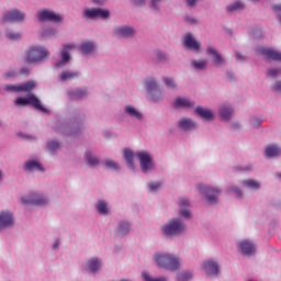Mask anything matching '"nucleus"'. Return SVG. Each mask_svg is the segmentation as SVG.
Returning a JSON list of instances; mask_svg holds the SVG:
<instances>
[{
  "mask_svg": "<svg viewBox=\"0 0 281 281\" xmlns=\"http://www.w3.org/2000/svg\"><path fill=\"white\" fill-rule=\"evenodd\" d=\"M49 58V52L43 46H31L25 52L24 63L32 65L34 63H42Z\"/></svg>",
  "mask_w": 281,
  "mask_h": 281,
  "instance_id": "nucleus-1",
  "label": "nucleus"
},
{
  "mask_svg": "<svg viewBox=\"0 0 281 281\" xmlns=\"http://www.w3.org/2000/svg\"><path fill=\"white\" fill-rule=\"evenodd\" d=\"M154 258L158 267H161L162 269H168L169 271H177V269L179 268V258L172 255L156 254Z\"/></svg>",
  "mask_w": 281,
  "mask_h": 281,
  "instance_id": "nucleus-2",
  "label": "nucleus"
},
{
  "mask_svg": "<svg viewBox=\"0 0 281 281\" xmlns=\"http://www.w3.org/2000/svg\"><path fill=\"white\" fill-rule=\"evenodd\" d=\"M186 229V225L181 220H171L168 224L162 227V232L166 236H177V234H182Z\"/></svg>",
  "mask_w": 281,
  "mask_h": 281,
  "instance_id": "nucleus-3",
  "label": "nucleus"
},
{
  "mask_svg": "<svg viewBox=\"0 0 281 281\" xmlns=\"http://www.w3.org/2000/svg\"><path fill=\"white\" fill-rule=\"evenodd\" d=\"M15 106H27V104H31V106H34L37 111H42L45 113V108L41 104V100L36 98L34 94H31L29 98H18L14 101Z\"/></svg>",
  "mask_w": 281,
  "mask_h": 281,
  "instance_id": "nucleus-4",
  "label": "nucleus"
},
{
  "mask_svg": "<svg viewBox=\"0 0 281 281\" xmlns=\"http://www.w3.org/2000/svg\"><path fill=\"white\" fill-rule=\"evenodd\" d=\"M135 157L139 159L140 170L143 172H148V170H153V158L148 151H138L135 154Z\"/></svg>",
  "mask_w": 281,
  "mask_h": 281,
  "instance_id": "nucleus-5",
  "label": "nucleus"
},
{
  "mask_svg": "<svg viewBox=\"0 0 281 281\" xmlns=\"http://www.w3.org/2000/svg\"><path fill=\"white\" fill-rule=\"evenodd\" d=\"M34 87H36V82L27 81V82L19 85V86L7 85L4 87V89H5V91H13L15 93H30V91H32V89H34Z\"/></svg>",
  "mask_w": 281,
  "mask_h": 281,
  "instance_id": "nucleus-6",
  "label": "nucleus"
},
{
  "mask_svg": "<svg viewBox=\"0 0 281 281\" xmlns=\"http://www.w3.org/2000/svg\"><path fill=\"white\" fill-rule=\"evenodd\" d=\"M200 191L202 192V194L205 195L206 201H209V203L214 204L216 203L217 199H218V189L216 188H212L209 186H203L200 184L199 186Z\"/></svg>",
  "mask_w": 281,
  "mask_h": 281,
  "instance_id": "nucleus-7",
  "label": "nucleus"
},
{
  "mask_svg": "<svg viewBox=\"0 0 281 281\" xmlns=\"http://www.w3.org/2000/svg\"><path fill=\"white\" fill-rule=\"evenodd\" d=\"M257 54L263 56L266 60H281V53L273 48L259 47L257 48Z\"/></svg>",
  "mask_w": 281,
  "mask_h": 281,
  "instance_id": "nucleus-8",
  "label": "nucleus"
},
{
  "mask_svg": "<svg viewBox=\"0 0 281 281\" xmlns=\"http://www.w3.org/2000/svg\"><path fill=\"white\" fill-rule=\"evenodd\" d=\"M21 203L23 205H45L47 198H43L37 193H31L29 198H22Z\"/></svg>",
  "mask_w": 281,
  "mask_h": 281,
  "instance_id": "nucleus-9",
  "label": "nucleus"
},
{
  "mask_svg": "<svg viewBox=\"0 0 281 281\" xmlns=\"http://www.w3.org/2000/svg\"><path fill=\"white\" fill-rule=\"evenodd\" d=\"M146 89L148 91V98L151 100V102H159L160 100V95L161 93L159 91H156L155 93H153V91H155L157 89V81H155V79H147L146 82Z\"/></svg>",
  "mask_w": 281,
  "mask_h": 281,
  "instance_id": "nucleus-10",
  "label": "nucleus"
},
{
  "mask_svg": "<svg viewBox=\"0 0 281 281\" xmlns=\"http://www.w3.org/2000/svg\"><path fill=\"white\" fill-rule=\"evenodd\" d=\"M85 16L87 19H109L110 12L109 10H102V9H86L83 11Z\"/></svg>",
  "mask_w": 281,
  "mask_h": 281,
  "instance_id": "nucleus-11",
  "label": "nucleus"
},
{
  "mask_svg": "<svg viewBox=\"0 0 281 281\" xmlns=\"http://www.w3.org/2000/svg\"><path fill=\"white\" fill-rule=\"evenodd\" d=\"M238 249L244 256H254L256 254V246L247 239L238 243Z\"/></svg>",
  "mask_w": 281,
  "mask_h": 281,
  "instance_id": "nucleus-12",
  "label": "nucleus"
},
{
  "mask_svg": "<svg viewBox=\"0 0 281 281\" xmlns=\"http://www.w3.org/2000/svg\"><path fill=\"white\" fill-rule=\"evenodd\" d=\"M25 20V13L13 9L11 11H9L4 16H3V21L4 23H8L9 21H15L18 23L22 22Z\"/></svg>",
  "mask_w": 281,
  "mask_h": 281,
  "instance_id": "nucleus-13",
  "label": "nucleus"
},
{
  "mask_svg": "<svg viewBox=\"0 0 281 281\" xmlns=\"http://www.w3.org/2000/svg\"><path fill=\"white\" fill-rule=\"evenodd\" d=\"M14 225V217L12 213L8 211H2L0 213V231L5 229V227H12Z\"/></svg>",
  "mask_w": 281,
  "mask_h": 281,
  "instance_id": "nucleus-14",
  "label": "nucleus"
},
{
  "mask_svg": "<svg viewBox=\"0 0 281 281\" xmlns=\"http://www.w3.org/2000/svg\"><path fill=\"white\" fill-rule=\"evenodd\" d=\"M76 48V45L74 44H66L64 45L63 52H61V61L56 64V67H65V65H67V63H69V59L71 58V56L69 55V49H74Z\"/></svg>",
  "mask_w": 281,
  "mask_h": 281,
  "instance_id": "nucleus-15",
  "label": "nucleus"
},
{
  "mask_svg": "<svg viewBox=\"0 0 281 281\" xmlns=\"http://www.w3.org/2000/svg\"><path fill=\"white\" fill-rule=\"evenodd\" d=\"M38 20L40 21H53L54 23H58L60 21V15L52 12V11H41L38 13Z\"/></svg>",
  "mask_w": 281,
  "mask_h": 281,
  "instance_id": "nucleus-16",
  "label": "nucleus"
},
{
  "mask_svg": "<svg viewBox=\"0 0 281 281\" xmlns=\"http://www.w3.org/2000/svg\"><path fill=\"white\" fill-rule=\"evenodd\" d=\"M184 45L189 49H193V52H199V49H201V44L196 42V40H194L190 33L184 36Z\"/></svg>",
  "mask_w": 281,
  "mask_h": 281,
  "instance_id": "nucleus-17",
  "label": "nucleus"
},
{
  "mask_svg": "<svg viewBox=\"0 0 281 281\" xmlns=\"http://www.w3.org/2000/svg\"><path fill=\"white\" fill-rule=\"evenodd\" d=\"M203 269L206 276H216L218 273V263L209 260L203 262Z\"/></svg>",
  "mask_w": 281,
  "mask_h": 281,
  "instance_id": "nucleus-18",
  "label": "nucleus"
},
{
  "mask_svg": "<svg viewBox=\"0 0 281 281\" xmlns=\"http://www.w3.org/2000/svg\"><path fill=\"white\" fill-rule=\"evenodd\" d=\"M175 109H194V102L189 101L186 98H177L173 102Z\"/></svg>",
  "mask_w": 281,
  "mask_h": 281,
  "instance_id": "nucleus-19",
  "label": "nucleus"
},
{
  "mask_svg": "<svg viewBox=\"0 0 281 281\" xmlns=\"http://www.w3.org/2000/svg\"><path fill=\"white\" fill-rule=\"evenodd\" d=\"M115 32L117 36H121V38H128L135 34V30L130 26H119L115 29Z\"/></svg>",
  "mask_w": 281,
  "mask_h": 281,
  "instance_id": "nucleus-20",
  "label": "nucleus"
},
{
  "mask_svg": "<svg viewBox=\"0 0 281 281\" xmlns=\"http://www.w3.org/2000/svg\"><path fill=\"white\" fill-rule=\"evenodd\" d=\"M68 97L70 100H82V98H87V88L71 90L68 92Z\"/></svg>",
  "mask_w": 281,
  "mask_h": 281,
  "instance_id": "nucleus-21",
  "label": "nucleus"
},
{
  "mask_svg": "<svg viewBox=\"0 0 281 281\" xmlns=\"http://www.w3.org/2000/svg\"><path fill=\"white\" fill-rule=\"evenodd\" d=\"M179 128L182 131H194L196 128V123H194L191 119L184 117L178 122Z\"/></svg>",
  "mask_w": 281,
  "mask_h": 281,
  "instance_id": "nucleus-22",
  "label": "nucleus"
},
{
  "mask_svg": "<svg viewBox=\"0 0 281 281\" xmlns=\"http://www.w3.org/2000/svg\"><path fill=\"white\" fill-rule=\"evenodd\" d=\"M195 113L200 115V117H202L203 120H207V122H212V120H214V114L212 113V111L202 106H198L195 109Z\"/></svg>",
  "mask_w": 281,
  "mask_h": 281,
  "instance_id": "nucleus-23",
  "label": "nucleus"
},
{
  "mask_svg": "<svg viewBox=\"0 0 281 281\" xmlns=\"http://www.w3.org/2000/svg\"><path fill=\"white\" fill-rule=\"evenodd\" d=\"M206 52L210 56H213V60L217 67L223 65V57L218 52H216V49H214V47H209Z\"/></svg>",
  "mask_w": 281,
  "mask_h": 281,
  "instance_id": "nucleus-24",
  "label": "nucleus"
},
{
  "mask_svg": "<svg viewBox=\"0 0 281 281\" xmlns=\"http://www.w3.org/2000/svg\"><path fill=\"white\" fill-rule=\"evenodd\" d=\"M81 54H92L93 49H95V43L93 42H85L79 47Z\"/></svg>",
  "mask_w": 281,
  "mask_h": 281,
  "instance_id": "nucleus-25",
  "label": "nucleus"
},
{
  "mask_svg": "<svg viewBox=\"0 0 281 281\" xmlns=\"http://www.w3.org/2000/svg\"><path fill=\"white\" fill-rule=\"evenodd\" d=\"M24 169L29 170L30 172L34 170H43V165H41L38 161L30 160L25 164Z\"/></svg>",
  "mask_w": 281,
  "mask_h": 281,
  "instance_id": "nucleus-26",
  "label": "nucleus"
},
{
  "mask_svg": "<svg viewBox=\"0 0 281 281\" xmlns=\"http://www.w3.org/2000/svg\"><path fill=\"white\" fill-rule=\"evenodd\" d=\"M131 232V224L128 222H122L119 224L117 234L119 236H126Z\"/></svg>",
  "mask_w": 281,
  "mask_h": 281,
  "instance_id": "nucleus-27",
  "label": "nucleus"
},
{
  "mask_svg": "<svg viewBox=\"0 0 281 281\" xmlns=\"http://www.w3.org/2000/svg\"><path fill=\"white\" fill-rule=\"evenodd\" d=\"M280 153H281L280 147H278L277 145H269L266 148V156L268 157H278Z\"/></svg>",
  "mask_w": 281,
  "mask_h": 281,
  "instance_id": "nucleus-28",
  "label": "nucleus"
},
{
  "mask_svg": "<svg viewBox=\"0 0 281 281\" xmlns=\"http://www.w3.org/2000/svg\"><path fill=\"white\" fill-rule=\"evenodd\" d=\"M101 266H102V261L98 258H92L88 262V267L90 271H92L93 273H95V271H98V269H100Z\"/></svg>",
  "mask_w": 281,
  "mask_h": 281,
  "instance_id": "nucleus-29",
  "label": "nucleus"
},
{
  "mask_svg": "<svg viewBox=\"0 0 281 281\" xmlns=\"http://www.w3.org/2000/svg\"><path fill=\"white\" fill-rule=\"evenodd\" d=\"M125 113H127L130 117H136V120H142V113H139L133 105H127L125 108Z\"/></svg>",
  "mask_w": 281,
  "mask_h": 281,
  "instance_id": "nucleus-30",
  "label": "nucleus"
},
{
  "mask_svg": "<svg viewBox=\"0 0 281 281\" xmlns=\"http://www.w3.org/2000/svg\"><path fill=\"white\" fill-rule=\"evenodd\" d=\"M124 157L127 161L128 168H135V165L133 164V157H135V155L131 149H125Z\"/></svg>",
  "mask_w": 281,
  "mask_h": 281,
  "instance_id": "nucleus-31",
  "label": "nucleus"
},
{
  "mask_svg": "<svg viewBox=\"0 0 281 281\" xmlns=\"http://www.w3.org/2000/svg\"><path fill=\"white\" fill-rule=\"evenodd\" d=\"M232 113H234V110L229 106H223L221 109V117L222 120H229L232 117Z\"/></svg>",
  "mask_w": 281,
  "mask_h": 281,
  "instance_id": "nucleus-32",
  "label": "nucleus"
},
{
  "mask_svg": "<svg viewBox=\"0 0 281 281\" xmlns=\"http://www.w3.org/2000/svg\"><path fill=\"white\" fill-rule=\"evenodd\" d=\"M86 159H87L89 166H98V164H100V160H98V157L93 156V154H91V151L86 153Z\"/></svg>",
  "mask_w": 281,
  "mask_h": 281,
  "instance_id": "nucleus-33",
  "label": "nucleus"
},
{
  "mask_svg": "<svg viewBox=\"0 0 281 281\" xmlns=\"http://www.w3.org/2000/svg\"><path fill=\"white\" fill-rule=\"evenodd\" d=\"M243 8H245V4L240 1H236L235 3L228 5L226 10L227 12H236L238 10H243Z\"/></svg>",
  "mask_w": 281,
  "mask_h": 281,
  "instance_id": "nucleus-34",
  "label": "nucleus"
},
{
  "mask_svg": "<svg viewBox=\"0 0 281 281\" xmlns=\"http://www.w3.org/2000/svg\"><path fill=\"white\" fill-rule=\"evenodd\" d=\"M74 78H78V72L64 71L60 75V79L63 80V82H65L67 80H74Z\"/></svg>",
  "mask_w": 281,
  "mask_h": 281,
  "instance_id": "nucleus-35",
  "label": "nucleus"
},
{
  "mask_svg": "<svg viewBox=\"0 0 281 281\" xmlns=\"http://www.w3.org/2000/svg\"><path fill=\"white\" fill-rule=\"evenodd\" d=\"M97 210L99 214H109V206L106 205V202L102 200L98 202Z\"/></svg>",
  "mask_w": 281,
  "mask_h": 281,
  "instance_id": "nucleus-36",
  "label": "nucleus"
},
{
  "mask_svg": "<svg viewBox=\"0 0 281 281\" xmlns=\"http://www.w3.org/2000/svg\"><path fill=\"white\" fill-rule=\"evenodd\" d=\"M245 186L246 188H250V190H258V188H260V182L250 179L245 182Z\"/></svg>",
  "mask_w": 281,
  "mask_h": 281,
  "instance_id": "nucleus-37",
  "label": "nucleus"
},
{
  "mask_svg": "<svg viewBox=\"0 0 281 281\" xmlns=\"http://www.w3.org/2000/svg\"><path fill=\"white\" fill-rule=\"evenodd\" d=\"M58 148H60V144H58V142H54V140L48 142L47 150L49 153H56V150H58Z\"/></svg>",
  "mask_w": 281,
  "mask_h": 281,
  "instance_id": "nucleus-38",
  "label": "nucleus"
},
{
  "mask_svg": "<svg viewBox=\"0 0 281 281\" xmlns=\"http://www.w3.org/2000/svg\"><path fill=\"white\" fill-rule=\"evenodd\" d=\"M105 168H108L109 170H120V165L114 160H106Z\"/></svg>",
  "mask_w": 281,
  "mask_h": 281,
  "instance_id": "nucleus-39",
  "label": "nucleus"
},
{
  "mask_svg": "<svg viewBox=\"0 0 281 281\" xmlns=\"http://www.w3.org/2000/svg\"><path fill=\"white\" fill-rule=\"evenodd\" d=\"M143 280L144 281H166L165 277H160V278H153L150 277V274H148L147 272H143Z\"/></svg>",
  "mask_w": 281,
  "mask_h": 281,
  "instance_id": "nucleus-40",
  "label": "nucleus"
},
{
  "mask_svg": "<svg viewBox=\"0 0 281 281\" xmlns=\"http://www.w3.org/2000/svg\"><path fill=\"white\" fill-rule=\"evenodd\" d=\"M206 66H207V61L205 60L192 61V67H194V69H205Z\"/></svg>",
  "mask_w": 281,
  "mask_h": 281,
  "instance_id": "nucleus-41",
  "label": "nucleus"
},
{
  "mask_svg": "<svg viewBox=\"0 0 281 281\" xmlns=\"http://www.w3.org/2000/svg\"><path fill=\"white\" fill-rule=\"evenodd\" d=\"M192 279L191 272H181L178 274V281H188Z\"/></svg>",
  "mask_w": 281,
  "mask_h": 281,
  "instance_id": "nucleus-42",
  "label": "nucleus"
},
{
  "mask_svg": "<svg viewBox=\"0 0 281 281\" xmlns=\"http://www.w3.org/2000/svg\"><path fill=\"white\" fill-rule=\"evenodd\" d=\"M165 83L168 89H177V83H175V80H172V78H165Z\"/></svg>",
  "mask_w": 281,
  "mask_h": 281,
  "instance_id": "nucleus-43",
  "label": "nucleus"
},
{
  "mask_svg": "<svg viewBox=\"0 0 281 281\" xmlns=\"http://www.w3.org/2000/svg\"><path fill=\"white\" fill-rule=\"evenodd\" d=\"M161 188V183L159 182H151L149 183V191L150 192H157Z\"/></svg>",
  "mask_w": 281,
  "mask_h": 281,
  "instance_id": "nucleus-44",
  "label": "nucleus"
},
{
  "mask_svg": "<svg viewBox=\"0 0 281 281\" xmlns=\"http://www.w3.org/2000/svg\"><path fill=\"white\" fill-rule=\"evenodd\" d=\"M7 38H10V41H19L21 35L19 33H7Z\"/></svg>",
  "mask_w": 281,
  "mask_h": 281,
  "instance_id": "nucleus-45",
  "label": "nucleus"
},
{
  "mask_svg": "<svg viewBox=\"0 0 281 281\" xmlns=\"http://www.w3.org/2000/svg\"><path fill=\"white\" fill-rule=\"evenodd\" d=\"M179 205H180V207H188V205H190V201H188V199H186V198H181L179 200Z\"/></svg>",
  "mask_w": 281,
  "mask_h": 281,
  "instance_id": "nucleus-46",
  "label": "nucleus"
},
{
  "mask_svg": "<svg viewBox=\"0 0 281 281\" xmlns=\"http://www.w3.org/2000/svg\"><path fill=\"white\" fill-rule=\"evenodd\" d=\"M180 216H183L184 218H190V216H191L190 210H188V209H181V210H180Z\"/></svg>",
  "mask_w": 281,
  "mask_h": 281,
  "instance_id": "nucleus-47",
  "label": "nucleus"
},
{
  "mask_svg": "<svg viewBox=\"0 0 281 281\" xmlns=\"http://www.w3.org/2000/svg\"><path fill=\"white\" fill-rule=\"evenodd\" d=\"M278 74H280V71H278V69H269L267 72V76H271L272 78H276V76H278Z\"/></svg>",
  "mask_w": 281,
  "mask_h": 281,
  "instance_id": "nucleus-48",
  "label": "nucleus"
},
{
  "mask_svg": "<svg viewBox=\"0 0 281 281\" xmlns=\"http://www.w3.org/2000/svg\"><path fill=\"white\" fill-rule=\"evenodd\" d=\"M232 192H234V194H236V196H243V191H240V189L238 187H233Z\"/></svg>",
  "mask_w": 281,
  "mask_h": 281,
  "instance_id": "nucleus-49",
  "label": "nucleus"
},
{
  "mask_svg": "<svg viewBox=\"0 0 281 281\" xmlns=\"http://www.w3.org/2000/svg\"><path fill=\"white\" fill-rule=\"evenodd\" d=\"M21 76H30V69L29 68H22L20 70Z\"/></svg>",
  "mask_w": 281,
  "mask_h": 281,
  "instance_id": "nucleus-50",
  "label": "nucleus"
},
{
  "mask_svg": "<svg viewBox=\"0 0 281 281\" xmlns=\"http://www.w3.org/2000/svg\"><path fill=\"white\" fill-rule=\"evenodd\" d=\"M196 1H199V0H187V3H188V5H190V8H192V7L196 5Z\"/></svg>",
  "mask_w": 281,
  "mask_h": 281,
  "instance_id": "nucleus-51",
  "label": "nucleus"
},
{
  "mask_svg": "<svg viewBox=\"0 0 281 281\" xmlns=\"http://www.w3.org/2000/svg\"><path fill=\"white\" fill-rule=\"evenodd\" d=\"M273 89L276 91H281V81H277V83L274 85Z\"/></svg>",
  "mask_w": 281,
  "mask_h": 281,
  "instance_id": "nucleus-52",
  "label": "nucleus"
},
{
  "mask_svg": "<svg viewBox=\"0 0 281 281\" xmlns=\"http://www.w3.org/2000/svg\"><path fill=\"white\" fill-rule=\"evenodd\" d=\"M79 133H80V130H72L70 132V135H71V137H76V135H78Z\"/></svg>",
  "mask_w": 281,
  "mask_h": 281,
  "instance_id": "nucleus-53",
  "label": "nucleus"
},
{
  "mask_svg": "<svg viewBox=\"0 0 281 281\" xmlns=\"http://www.w3.org/2000/svg\"><path fill=\"white\" fill-rule=\"evenodd\" d=\"M186 21L187 23H196V20L195 19H192V18H186Z\"/></svg>",
  "mask_w": 281,
  "mask_h": 281,
  "instance_id": "nucleus-54",
  "label": "nucleus"
},
{
  "mask_svg": "<svg viewBox=\"0 0 281 281\" xmlns=\"http://www.w3.org/2000/svg\"><path fill=\"white\" fill-rule=\"evenodd\" d=\"M237 60H245V56L240 55V53H236Z\"/></svg>",
  "mask_w": 281,
  "mask_h": 281,
  "instance_id": "nucleus-55",
  "label": "nucleus"
},
{
  "mask_svg": "<svg viewBox=\"0 0 281 281\" xmlns=\"http://www.w3.org/2000/svg\"><path fill=\"white\" fill-rule=\"evenodd\" d=\"M16 72L11 71L5 75V78H12V76H15Z\"/></svg>",
  "mask_w": 281,
  "mask_h": 281,
  "instance_id": "nucleus-56",
  "label": "nucleus"
},
{
  "mask_svg": "<svg viewBox=\"0 0 281 281\" xmlns=\"http://www.w3.org/2000/svg\"><path fill=\"white\" fill-rule=\"evenodd\" d=\"M134 2L136 3V5H142V3H144V0H134Z\"/></svg>",
  "mask_w": 281,
  "mask_h": 281,
  "instance_id": "nucleus-57",
  "label": "nucleus"
},
{
  "mask_svg": "<svg viewBox=\"0 0 281 281\" xmlns=\"http://www.w3.org/2000/svg\"><path fill=\"white\" fill-rule=\"evenodd\" d=\"M53 249H58V241H55V244L53 245Z\"/></svg>",
  "mask_w": 281,
  "mask_h": 281,
  "instance_id": "nucleus-58",
  "label": "nucleus"
},
{
  "mask_svg": "<svg viewBox=\"0 0 281 281\" xmlns=\"http://www.w3.org/2000/svg\"><path fill=\"white\" fill-rule=\"evenodd\" d=\"M94 3H102L104 0H92Z\"/></svg>",
  "mask_w": 281,
  "mask_h": 281,
  "instance_id": "nucleus-59",
  "label": "nucleus"
},
{
  "mask_svg": "<svg viewBox=\"0 0 281 281\" xmlns=\"http://www.w3.org/2000/svg\"><path fill=\"white\" fill-rule=\"evenodd\" d=\"M26 138H27V139H32V137H30V136H26Z\"/></svg>",
  "mask_w": 281,
  "mask_h": 281,
  "instance_id": "nucleus-60",
  "label": "nucleus"
},
{
  "mask_svg": "<svg viewBox=\"0 0 281 281\" xmlns=\"http://www.w3.org/2000/svg\"><path fill=\"white\" fill-rule=\"evenodd\" d=\"M279 177H281V173H279Z\"/></svg>",
  "mask_w": 281,
  "mask_h": 281,
  "instance_id": "nucleus-61",
  "label": "nucleus"
},
{
  "mask_svg": "<svg viewBox=\"0 0 281 281\" xmlns=\"http://www.w3.org/2000/svg\"><path fill=\"white\" fill-rule=\"evenodd\" d=\"M0 177H1V171H0Z\"/></svg>",
  "mask_w": 281,
  "mask_h": 281,
  "instance_id": "nucleus-62",
  "label": "nucleus"
}]
</instances>
